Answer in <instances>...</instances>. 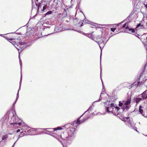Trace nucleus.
<instances>
[{"mask_svg":"<svg viewBox=\"0 0 147 147\" xmlns=\"http://www.w3.org/2000/svg\"><path fill=\"white\" fill-rule=\"evenodd\" d=\"M75 130V128L70 127L68 129L67 132H64L61 134L60 137L62 139L66 141L71 140L74 137V134Z\"/></svg>","mask_w":147,"mask_h":147,"instance_id":"nucleus-1","label":"nucleus"},{"mask_svg":"<svg viewBox=\"0 0 147 147\" xmlns=\"http://www.w3.org/2000/svg\"><path fill=\"white\" fill-rule=\"evenodd\" d=\"M92 107L91 106H90L89 108L87 110V111H86L82 115L80 116V117H79L77 119V121H74V122L76 124H77V125L80 124L81 123H82L84 122L85 121L87 120V119H88L89 117H86L85 118H84L82 120H80V118L82 116V115L85 113H86V112H87V111H90V110H91L92 109Z\"/></svg>","mask_w":147,"mask_h":147,"instance_id":"nucleus-2","label":"nucleus"},{"mask_svg":"<svg viewBox=\"0 0 147 147\" xmlns=\"http://www.w3.org/2000/svg\"><path fill=\"white\" fill-rule=\"evenodd\" d=\"M22 75H21V78H20V83L19 89L18 90V93L17 94V96H16V100L13 102V105L12 106V108L13 107V108L14 107L17 101V100H18V98H19V91L20 90V87H21V83H22Z\"/></svg>","mask_w":147,"mask_h":147,"instance_id":"nucleus-3","label":"nucleus"},{"mask_svg":"<svg viewBox=\"0 0 147 147\" xmlns=\"http://www.w3.org/2000/svg\"><path fill=\"white\" fill-rule=\"evenodd\" d=\"M113 107H114V105L113 103H112L109 105L108 107H106L105 109L107 112L109 113L110 112L112 113H113Z\"/></svg>","mask_w":147,"mask_h":147,"instance_id":"nucleus-4","label":"nucleus"},{"mask_svg":"<svg viewBox=\"0 0 147 147\" xmlns=\"http://www.w3.org/2000/svg\"><path fill=\"white\" fill-rule=\"evenodd\" d=\"M136 36H139L138 37L143 42L144 45H147V36H145L144 35H142L140 36V38L139 37L140 35L138 34L137 35H135Z\"/></svg>","mask_w":147,"mask_h":147,"instance_id":"nucleus-5","label":"nucleus"},{"mask_svg":"<svg viewBox=\"0 0 147 147\" xmlns=\"http://www.w3.org/2000/svg\"><path fill=\"white\" fill-rule=\"evenodd\" d=\"M18 117H13L11 118V120L10 121V124H16L17 122H18Z\"/></svg>","mask_w":147,"mask_h":147,"instance_id":"nucleus-6","label":"nucleus"},{"mask_svg":"<svg viewBox=\"0 0 147 147\" xmlns=\"http://www.w3.org/2000/svg\"><path fill=\"white\" fill-rule=\"evenodd\" d=\"M47 129H48L49 130H47L46 131V134H49V135H51V134H53V132L55 131V129H51V128H47V129H44V130H46Z\"/></svg>","mask_w":147,"mask_h":147,"instance_id":"nucleus-7","label":"nucleus"},{"mask_svg":"<svg viewBox=\"0 0 147 147\" xmlns=\"http://www.w3.org/2000/svg\"><path fill=\"white\" fill-rule=\"evenodd\" d=\"M140 97H142L143 99L147 98V90L144 91L140 95Z\"/></svg>","mask_w":147,"mask_h":147,"instance_id":"nucleus-8","label":"nucleus"},{"mask_svg":"<svg viewBox=\"0 0 147 147\" xmlns=\"http://www.w3.org/2000/svg\"><path fill=\"white\" fill-rule=\"evenodd\" d=\"M47 2L46 1V3H44L42 4L43 5H45L43 7V9L42 10V12L44 11L46 9L47 7H48L49 6V4L48 5H47Z\"/></svg>","mask_w":147,"mask_h":147,"instance_id":"nucleus-9","label":"nucleus"},{"mask_svg":"<svg viewBox=\"0 0 147 147\" xmlns=\"http://www.w3.org/2000/svg\"><path fill=\"white\" fill-rule=\"evenodd\" d=\"M131 101L130 99H128L126 101H123L124 105L125 106L128 105L130 104Z\"/></svg>","mask_w":147,"mask_h":147,"instance_id":"nucleus-10","label":"nucleus"},{"mask_svg":"<svg viewBox=\"0 0 147 147\" xmlns=\"http://www.w3.org/2000/svg\"><path fill=\"white\" fill-rule=\"evenodd\" d=\"M15 47H16V48L18 49V53H19V61H20V66H21V67H22V61L21 59L20 58V53L21 52V51L20 52V49H18V48H17L15 46Z\"/></svg>","mask_w":147,"mask_h":147,"instance_id":"nucleus-11","label":"nucleus"},{"mask_svg":"<svg viewBox=\"0 0 147 147\" xmlns=\"http://www.w3.org/2000/svg\"><path fill=\"white\" fill-rule=\"evenodd\" d=\"M128 122V123L132 127H134L135 126V124L134 123L132 120H130V119H129Z\"/></svg>","mask_w":147,"mask_h":147,"instance_id":"nucleus-12","label":"nucleus"},{"mask_svg":"<svg viewBox=\"0 0 147 147\" xmlns=\"http://www.w3.org/2000/svg\"><path fill=\"white\" fill-rule=\"evenodd\" d=\"M41 2L40 3H37L36 2V5L38 7V9H39V7H40L41 6L42 4L43 3H46V1H45V0H42L41 1Z\"/></svg>","mask_w":147,"mask_h":147,"instance_id":"nucleus-13","label":"nucleus"},{"mask_svg":"<svg viewBox=\"0 0 147 147\" xmlns=\"http://www.w3.org/2000/svg\"><path fill=\"white\" fill-rule=\"evenodd\" d=\"M4 34H2L1 36L3 37H4L7 40H15V39H14V38H9L7 36H4Z\"/></svg>","mask_w":147,"mask_h":147,"instance_id":"nucleus-14","label":"nucleus"},{"mask_svg":"<svg viewBox=\"0 0 147 147\" xmlns=\"http://www.w3.org/2000/svg\"><path fill=\"white\" fill-rule=\"evenodd\" d=\"M97 43L99 45V47L100 48V49H101V53H100V63H101V55H102V49H101V47L100 45V43H101V42L100 41H98V42H97V41H96Z\"/></svg>","mask_w":147,"mask_h":147,"instance_id":"nucleus-15","label":"nucleus"},{"mask_svg":"<svg viewBox=\"0 0 147 147\" xmlns=\"http://www.w3.org/2000/svg\"><path fill=\"white\" fill-rule=\"evenodd\" d=\"M143 99V98H136L135 100L136 103H138L140 101L142 100Z\"/></svg>","mask_w":147,"mask_h":147,"instance_id":"nucleus-16","label":"nucleus"},{"mask_svg":"<svg viewBox=\"0 0 147 147\" xmlns=\"http://www.w3.org/2000/svg\"><path fill=\"white\" fill-rule=\"evenodd\" d=\"M125 29L126 30H129L130 31H131V32H132V33L134 32H135V30L134 29H131L129 28L127 26L126 27Z\"/></svg>","mask_w":147,"mask_h":147,"instance_id":"nucleus-17","label":"nucleus"},{"mask_svg":"<svg viewBox=\"0 0 147 147\" xmlns=\"http://www.w3.org/2000/svg\"><path fill=\"white\" fill-rule=\"evenodd\" d=\"M146 65H145L144 66V69H143V71H142V72L140 74V76H139L140 78L141 77V76H142L143 75V73L145 71V69L146 68Z\"/></svg>","mask_w":147,"mask_h":147,"instance_id":"nucleus-18","label":"nucleus"},{"mask_svg":"<svg viewBox=\"0 0 147 147\" xmlns=\"http://www.w3.org/2000/svg\"><path fill=\"white\" fill-rule=\"evenodd\" d=\"M15 40H15L14 41H12V42H10L13 45H16V41L18 40V39H16Z\"/></svg>","mask_w":147,"mask_h":147,"instance_id":"nucleus-19","label":"nucleus"},{"mask_svg":"<svg viewBox=\"0 0 147 147\" xmlns=\"http://www.w3.org/2000/svg\"><path fill=\"white\" fill-rule=\"evenodd\" d=\"M129 108V106L128 105L126 106L125 107H123V108H122V109L123 110V111H124L125 109H127V110H128Z\"/></svg>","mask_w":147,"mask_h":147,"instance_id":"nucleus-20","label":"nucleus"},{"mask_svg":"<svg viewBox=\"0 0 147 147\" xmlns=\"http://www.w3.org/2000/svg\"><path fill=\"white\" fill-rule=\"evenodd\" d=\"M130 119L129 117H123V120L124 121H128L129 119Z\"/></svg>","mask_w":147,"mask_h":147,"instance_id":"nucleus-21","label":"nucleus"},{"mask_svg":"<svg viewBox=\"0 0 147 147\" xmlns=\"http://www.w3.org/2000/svg\"><path fill=\"white\" fill-rule=\"evenodd\" d=\"M142 107L141 106H140L139 108V111L142 114L143 111V110L142 109Z\"/></svg>","mask_w":147,"mask_h":147,"instance_id":"nucleus-22","label":"nucleus"},{"mask_svg":"<svg viewBox=\"0 0 147 147\" xmlns=\"http://www.w3.org/2000/svg\"><path fill=\"white\" fill-rule=\"evenodd\" d=\"M59 28V27H57V26L55 28V31H56V32H59L61 31V30H57L58 29V28Z\"/></svg>","mask_w":147,"mask_h":147,"instance_id":"nucleus-23","label":"nucleus"},{"mask_svg":"<svg viewBox=\"0 0 147 147\" xmlns=\"http://www.w3.org/2000/svg\"><path fill=\"white\" fill-rule=\"evenodd\" d=\"M114 107L115 108V109H116L115 111H116L117 113L118 111L120 109V108L119 107H115V106H114Z\"/></svg>","mask_w":147,"mask_h":147,"instance_id":"nucleus-24","label":"nucleus"},{"mask_svg":"<svg viewBox=\"0 0 147 147\" xmlns=\"http://www.w3.org/2000/svg\"><path fill=\"white\" fill-rule=\"evenodd\" d=\"M7 138V135H5L4 136H3L2 137V140H5Z\"/></svg>","mask_w":147,"mask_h":147,"instance_id":"nucleus-25","label":"nucleus"},{"mask_svg":"<svg viewBox=\"0 0 147 147\" xmlns=\"http://www.w3.org/2000/svg\"><path fill=\"white\" fill-rule=\"evenodd\" d=\"M141 25L140 23L139 24H138L137 25V26L136 27V30H137V29L138 30V29H140V28H139V27H141Z\"/></svg>","mask_w":147,"mask_h":147,"instance_id":"nucleus-26","label":"nucleus"},{"mask_svg":"<svg viewBox=\"0 0 147 147\" xmlns=\"http://www.w3.org/2000/svg\"><path fill=\"white\" fill-rule=\"evenodd\" d=\"M123 101L122 102H121V101H119V107H121L123 106Z\"/></svg>","mask_w":147,"mask_h":147,"instance_id":"nucleus-27","label":"nucleus"},{"mask_svg":"<svg viewBox=\"0 0 147 147\" xmlns=\"http://www.w3.org/2000/svg\"><path fill=\"white\" fill-rule=\"evenodd\" d=\"M52 11H49L47 12L45 14V15H49L51 14L52 13Z\"/></svg>","mask_w":147,"mask_h":147,"instance_id":"nucleus-28","label":"nucleus"},{"mask_svg":"<svg viewBox=\"0 0 147 147\" xmlns=\"http://www.w3.org/2000/svg\"><path fill=\"white\" fill-rule=\"evenodd\" d=\"M102 94V93H101L100 95V96L99 98V99L98 100H97L96 101H95L94 102H98L100 101V100H102V98L101 97V95Z\"/></svg>","mask_w":147,"mask_h":147,"instance_id":"nucleus-29","label":"nucleus"},{"mask_svg":"<svg viewBox=\"0 0 147 147\" xmlns=\"http://www.w3.org/2000/svg\"><path fill=\"white\" fill-rule=\"evenodd\" d=\"M101 72H102V69H101V68H100V78H101V81H102V86H103V88L104 87V85H103V81H102V79L101 77Z\"/></svg>","mask_w":147,"mask_h":147,"instance_id":"nucleus-30","label":"nucleus"},{"mask_svg":"<svg viewBox=\"0 0 147 147\" xmlns=\"http://www.w3.org/2000/svg\"><path fill=\"white\" fill-rule=\"evenodd\" d=\"M54 129H55V131L56 130H60V129H62L61 128V127H58L57 128H55Z\"/></svg>","mask_w":147,"mask_h":147,"instance_id":"nucleus-31","label":"nucleus"},{"mask_svg":"<svg viewBox=\"0 0 147 147\" xmlns=\"http://www.w3.org/2000/svg\"><path fill=\"white\" fill-rule=\"evenodd\" d=\"M19 44L20 45H24V42H19Z\"/></svg>","mask_w":147,"mask_h":147,"instance_id":"nucleus-32","label":"nucleus"},{"mask_svg":"<svg viewBox=\"0 0 147 147\" xmlns=\"http://www.w3.org/2000/svg\"><path fill=\"white\" fill-rule=\"evenodd\" d=\"M115 30L116 29L115 28H111V30L113 32H114Z\"/></svg>","mask_w":147,"mask_h":147,"instance_id":"nucleus-33","label":"nucleus"},{"mask_svg":"<svg viewBox=\"0 0 147 147\" xmlns=\"http://www.w3.org/2000/svg\"><path fill=\"white\" fill-rule=\"evenodd\" d=\"M127 23H125V24L122 26V28H124L125 27L126 25L127 24Z\"/></svg>","mask_w":147,"mask_h":147,"instance_id":"nucleus-34","label":"nucleus"},{"mask_svg":"<svg viewBox=\"0 0 147 147\" xmlns=\"http://www.w3.org/2000/svg\"><path fill=\"white\" fill-rule=\"evenodd\" d=\"M16 124H18L20 126L22 124V123L20 122L18 123L17 122Z\"/></svg>","mask_w":147,"mask_h":147,"instance_id":"nucleus-35","label":"nucleus"},{"mask_svg":"<svg viewBox=\"0 0 147 147\" xmlns=\"http://www.w3.org/2000/svg\"><path fill=\"white\" fill-rule=\"evenodd\" d=\"M142 115L145 117H147V114L146 115L144 114H142Z\"/></svg>","mask_w":147,"mask_h":147,"instance_id":"nucleus-36","label":"nucleus"},{"mask_svg":"<svg viewBox=\"0 0 147 147\" xmlns=\"http://www.w3.org/2000/svg\"><path fill=\"white\" fill-rule=\"evenodd\" d=\"M133 129H134L135 130H136V131H137V127H135L134 128V127H133Z\"/></svg>","mask_w":147,"mask_h":147,"instance_id":"nucleus-37","label":"nucleus"},{"mask_svg":"<svg viewBox=\"0 0 147 147\" xmlns=\"http://www.w3.org/2000/svg\"><path fill=\"white\" fill-rule=\"evenodd\" d=\"M16 141L14 143V144H13V145L12 146V147H14L15 145V144H16Z\"/></svg>","mask_w":147,"mask_h":147,"instance_id":"nucleus-38","label":"nucleus"},{"mask_svg":"<svg viewBox=\"0 0 147 147\" xmlns=\"http://www.w3.org/2000/svg\"><path fill=\"white\" fill-rule=\"evenodd\" d=\"M32 6H33V5H34V3H33V0H32Z\"/></svg>","mask_w":147,"mask_h":147,"instance_id":"nucleus-39","label":"nucleus"},{"mask_svg":"<svg viewBox=\"0 0 147 147\" xmlns=\"http://www.w3.org/2000/svg\"><path fill=\"white\" fill-rule=\"evenodd\" d=\"M20 129H18V130H17V132L18 133V132H20Z\"/></svg>","mask_w":147,"mask_h":147,"instance_id":"nucleus-40","label":"nucleus"},{"mask_svg":"<svg viewBox=\"0 0 147 147\" xmlns=\"http://www.w3.org/2000/svg\"><path fill=\"white\" fill-rule=\"evenodd\" d=\"M100 38H101V36H98V38H99V39Z\"/></svg>","mask_w":147,"mask_h":147,"instance_id":"nucleus-41","label":"nucleus"},{"mask_svg":"<svg viewBox=\"0 0 147 147\" xmlns=\"http://www.w3.org/2000/svg\"><path fill=\"white\" fill-rule=\"evenodd\" d=\"M137 83H138V84H139L140 83V82H137Z\"/></svg>","mask_w":147,"mask_h":147,"instance_id":"nucleus-42","label":"nucleus"},{"mask_svg":"<svg viewBox=\"0 0 147 147\" xmlns=\"http://www.w3.org/2000/svg\"><path fill=\"white\" fill-rule=\"evenodd\" d=\"M63 147H67L66 146H63Z\"/></svg>","mask_w":147,"mask_h":147,"instance_id":"nucleus-43","label":"nucleus"},{"mask_svg":"<svg viewBox=\"0 0 147 147\" xmlns=\"http://www.w3.org/2000/svg\"><path fill=\"white\" fill-rule=\"evenodd\" d=\"M82 26V24H81L80 26Z\"/></svg>","mask_w":147,"mask_h":147,"instance_id":"nucleus-44","label":"nucleus"},{"mask_svg":"<svg viewBox=\"0 0 147 147\" xmlns=\"http://www.w3.org/2000/svg\"><path fill=\"white\" fill-rule=\"evenodd\" d=\"M73 0H71V1H72Z\"/></svg>","mask_w":147,"mask_h":147,"instance_id":"nucleus-45","label":"nucleus"},{"mask_svg":"<svg viewBox=\"0 0 147 147\" xmlns=\"http://www.w3.org/2000/svg\"><path fill=\"white\" fill-rule=\"evenodd\" d=\"M36 1H38V0H36Z\"/></svg>","mask_w":147,"mask_h":147,"instance_id":"nucleus-46","label":"nucleus"},{"mask_svg":"<svg viewBox=\"0 0 147 147\" xmlns=\"http://www.w3.org/2000/svg\"><path fill=\"white\" fill-rule=\"evenodd\" d=\"M86 23H87L88 24V23H88V22H86Z\"/></svg>","mask_w":147,"mask_h":147,"instance_id":"nucleus-47","label":"nucleus"}]
</instances>
